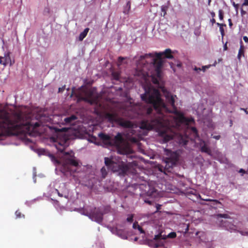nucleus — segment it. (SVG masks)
I'll return each instance as SVG.
<instances>
[{"label": "nucleus", "mask_w": 248, "mask_h": 248, "mask_svg": "<svg viewBox=\"0 0 248 248\" xmlns=\"http://www.w3.org/2000/svg\"><path fill=\"white\" fill-rule=\"evenodd\" d=\"M239 232H240L242 235L246 234L247 235L248 233L247 232H244L243 231H238Z\"/></svg>", "instance_id": "53"}, {"label": "nucleus", "mask_w": 248, "mask_h": 248, "mask_svg": "<svg viewBox=\"0 0 248 248\" xmlns=\"http://www.w3.org/2000/svg\"><path fill=\"white\" fill-rule=\"evenodd\" d=\"M21 112H16L14 115V120H11L8 113L0 111V130H3L10 135H17L23 129H25L30 133L40 126L38 122L32 123L30 121V116L27 115L25 117Z\"/></svg>", "instance_id": "2"}, {"label": "nucleus", "mask_w": 248, "mask_h": 248, "mask_svg": "<svg viewBox=\"0 0 248 248\" xmlns=\"http://www.w3.org/2000/svg\"><path fill=\"white\" fill-rule=\"evenodd\" d=\"M89 31V29L87 28L84 29V30L80 33L78 39L79 41H82L83 39L86 36L87 33Z\"/></svg>", "instance_id": "19"}, {"label": "nucleus", "mask_w": 248, "mask_h": 248, "mask_svg": "<svg viewBox=\"0 0 248 248\" xmlns=\"http://www.w3.org/2000/svg\"><path fill=\"white\" fill-rule=\"evenodd\" d=\"M200 150L202 153H205L208 155H211L212 152L204 140H202L200 143Z\"/></svg>", "instance_id": "14"}, {"label": "nucleus", "mask_w": 248, "mask_h": 248, "mask_svg": "<svg viewBox=\"0 0 248 248\" xmlns=\"http://www.w3.org/2000/svg\"><path fill=\"white\" fill-rule=\"evenodd\" d=\"M1 134H0V137H1Z\"/></svg>", "instance_id": "61"}, {"label": "nucleus", "mask_w": 248, "mask_h": 248, "mask_svg": "<svg viewBox=\"0 0 248 248\" xmlns=\"http://www.w3.org/2000/svg\"><path fill=\"white\" fill-rule=\"evenodd\" d=\"M162 245H163L162 243L158 242V243H156V244H155L154 248H158V247H160V246H162Z\"/></svg>", "instance_id": "39"}, {"label": "nucleus", "mask_w": 248, "mask_h": 248, "mask_svg": "<svg viewBox=\"0 0 248 248\" xmlns=\"http://www.w3.org/2000/svg\"><path fill=\"white\" fill-rule=\"evenodd\" d=\"M105 165L113 172H117L120 175H124L128 171V166L122 161L115 162L108 157L105 158Z\"/></svg>", "instance_id": "6"}, {"label": "nucleus", "mask_w": 248, "mask_h": 248, "mask_svg": "<svg viewBox=\"0 0 248 248\" xmlns=\"http://www.w3.org/2000/svg\"><path fill=\"white\" fill-rule=\"evenodd\" d=\"M168 9V7L166 5H163L161 7V11L163 12V16H164L167 14V11Z\"/></svg>", "instance_id": "26"}, {"label": "nucleus", "mask_w": 248, "mask_h": 248, "mask_svg": "<svg viewBox=\"0 0 248 248\" xmlns=\"http://www.w3.org/2000/svg\"><path fill=\"white\" fill-rule=\"evenodd\" d=\"M216 63H217V62H215V63L213 64V65H214V66H215V65H216Z\"/></svg>", "instance_id": "60"}, {"label": "nucleus", "mask_w": 248, "mask_h": 248, "mask_svg": "<svg viewBox=\"0 0 248 248\" xmlns=\"http://www.w3.org/2000/svg\"><path fill=\"white\" fill-rule=\"evenodd\" d=\"M111 75L113 79L116 80H118L119 79L120 75L118 72H113Z\"/></svg>", "instance_id": "23"}, {"label": "nucleus", "mask_w": 248, "mask_h": 248, "mask_svg": "<svg viewBox=\"0 0 248 248\" xmlns=\"http://www.w3.org/2000/svg\"><path fill=\"white\" fill-rule=\"evenodd\" d=\"M153 82H154V83H158V81H157V80L156 79H154Z\"/></svg>", "instance_id": "59"}, {"label": "nucleus", "mask_w": 248, "mask_h": 248, "mask_svg": "<svg viewBox=\"0 0 248 248\" xmlns=\"http://www.w3.org/2000/svg\"><path fill=\"white\" fill-rule=\"evenodd\" d=\"M151 64H153L155 68L157 76L160 77L162 62L161 58L158 59L155 57V53L146 54L140 57V59L137 62L135 76L146 80L148 77L151 76V72L149 69Z\"/></svg>", "instance_id": "3"}, {"label": "nucleus", "mask_w": 248, "mask_h": 248, "mask_svg": "<svg viewBox=\"0 0 248 248\" xmlns=\"http://www.w3.org/2000/svg\"><path fill=\"white\" fill-rule=\"evenodd\" d=\"M98 136L104 144L111 146V138L109 136L103 133H100L98 134Z\"/></svg>", "instance_id": "13"}, {"label": "nucleus", "mask_w": 248, "mask_h": 248, "mask_svg": "<svg viewBox=\"0 0 248 248\" xmlns=\"http://www.w3.org/2000/svg\"><path fill=\"white\" fill-rule=\"evenodd\" d=\"M76 119H77V117L74 115H72L70 117L64 118V121L65 124H70L72 121L75 120Z\"/></svg>", "instance_id": "20"}, {"label": "nucleus", "mask_w": 248, "mask_h": 248, "mask_svg": "<svg viewBox=\"0 0 248 248\" xmlns=\"http://www.w3.org/2000/svg\"><path fill=\"white\" fill-rule=\"evenodd\" d=\"M211 66V65H210H210H208L203 66L201 69H202V70L203 72H205L206 69L209 68V67H210Z\"/></svg>", "instance_id": "37"}, {"label": "nucleus", "mask_w": 248, "mask_h": 248, "mask_svg": "<svg viewBox=\"0 0 248 248\" xmlns=\"http://www.w3.org/2000/svg\"><path fill=\"white\" fill-rule=\"evenodd\" d=\"M123 141V138L121 133H118L114 139H111V146H119Z\"/></svg>", "instance_id": "11"}, {"label": "nucleus", "mask_w": 248, "mask_h": 248, "mask_svg": "<svg viewBox=\"0 0 248 248\" xmlns=\"http://www.w3.org/2000/svg\"><path fill=\"white\" fill-rule=\"evenodd\" d=\"M46 155H47L50 158L51 160L55 164H60V161L56 158V157H55V156L54 155H53L49 152H47L46 154Z\"/></svg>", "instance_id": "18"}, {"label": "nucleus", "mask_w": 248, "mask_h": 248, "mask_svg": "<svg viewBox=\"0 0 248 248\" xmlns=\"http://www.w3.org/2000/svg\"><path fill=\"white\" fill-rule=\"evenodd\" d=\"M210 21L212 23V25H213L214 24L216 23V20L214 18H212V19L210 20Z\"/></svg>", "instance_id": "49"}, {"label": "nucleus", "mask_w": 248, "mask_h": 248, "mask_svg": "<svg viewBox=\"0 0 248 248\" xmlns=\"http://www.w3.org/2000/svg\"><path fill=\"white\" fill-rule=\"evenodd\" d=\"M133 228L135 229H137L140 233H144L142 228L138 224V222L135 221L133 224Z\"/></svg>", "instance_id": "21"}, {"label": "nucleus", "mask_w": 248, "mask_h": 248, "mask_svg": "<svg viewBox=\"0 0 248 248\" xmlns=\"http://www.w3.org/2000/svg\"><path fill=\"white\" fill-rule=\"evenodd\" d=\"M218 217L225 218H230V216L228 214H219L217 215Z\"/></svg>", "instance_id": "28"}, {"label": "nucleus", "mask_w": 248, "mask_h": 248, "mask_svg": "<svg viewBox=\"0 0 248 248\" xmlns=\"http://www.w3.org/2000/svg\"><path fill=\"white\" fill-rule=\"evenodd\" d=\"M80 100H84L85 101L88 102L91 104H97L98 103V97H94L93 96V93L92 92H90L89 93L88 96L87 97H81L79 98Z\"/></svg>", "instance_id": "9"}, {"label": "nucleus", "mask_w": 248, "mask_h": 248, "mask_svg": "<svg viewBox=\"0 0 248 248\" xmlns=\"http://www.w3.org/2000/svg\"><path fill=\"white\" fill-rule=\"evenodd\" d=\"M243 40L246 43H248V37L247 36H244Z\"/></svg>", "instance_id": "47"}, {"label": "nucleus", "mask_w": 248, "mask_h": 248, "mask_svg": "<svg viewBox=\"0 0 248 248\" xmlns=\"http://www.w3.org/2000/svg\"><path fill=\"white\" fill-rule=\"evenodd\" d=\"M211 66V65H210H210H208L203 66L201 69H202V70L203 72H205L206 69L209 68V67H210Z\"/></svg>", "instance_id": "36"}, {"label": "nucleus", "mask_w": 248, "mask_h": 248, "mask_svg": "<svg viewBox=\"0 0 248 248\" xmlns=\"http://www.w3.org/2000/svg\"><path fill=\"white\" fill-rule=\"evenodd\" d=\"M146 193L148 196L153 198H157L159 196V192L158 190L153 187H149V188Z\"/></svg>", "instance_id": "16"}, {"label": "nucleus", "mask_w": 248, "mask_h": 248, "mask_svg": "<svg viewBox=\"0 0 248 248\" xmlns=\"http://www.w3.org/2000/svg\"><path fill=\"white\" fill-rule=\"evenodd\" d=\"M219 18L220 20H222L224 17V13L222 10H219L218 11Z\"/></svg>", "instance_id": "27"}, {"label": "nucleus", "mask_w": 248, "mask_h": 248, "mask_svg": "<svg viewBox=\"0 0 248 248\" xmlns=\"http://www.w3.org/2000/svg\"><path fill=\"white\" fill-rule=\"evenodd\" d=\"M117 121V124L123 127L132 128L134 127L133 123L130 121L125 120L123 118L120 117H119Z\"/></svg>", "instance_id": "10"}, {"label": "nucleus", "mask_w": 248, "mask_h": 248, "mask_svg": "<svg viewBox=\"0 0 248 248\" xmlns=\"http://www.w3.org/2000/svg\"><path fill=\"white\" fill-rule=\"evenodd\" d=\"M194 70L195 71H197V72H199L200 71H201L202 70L201 68H197L196 66L194 68Z\"/></svg>", "instance_id": "46"}, {"label": "nucleus", "mask_w": 248, "mask_h": 248, "mask_svg": "<svg viewBox=\"0 0 248 248\" xmlns=\"http://www.w3.org/2000/svg\"><path fill=\"white\" fill-rule=\"evenodd\" d=\"M124 59V57H119L118 58V64H121V63L123 61Z\"/></svg>", "instance_id": "38"}, {"label": "nucleus", "mask_w": 248, "mask_h": 248, "mask_svg": "<svg viewBox=\"0 0 248 248\" xmlns=\"http://www.w3.org/2000/svg\"><path fill=\"white\" fill-rule=\"evenodd\" d=\"M69 138L65 133H62L57 139L55 146L57 150L63 154V158L65 163L67 165H69L74 167L78 166V162L74 156V153L73 151L70 152H64L65 148L68 146Z\"/></svg>", "instance_id": "4"}, {"label": "nucleus", "mask_w": 248, "mask_h": 248, "mask_svg": "<svg viewBox=\"0 0 248 248\" xmlns=\"http://www.w3.org/2000/svg\"><path fill=\"white\" fill-rule=\"evenodd\" d=\"M126 8H127V10L125 9L124 12L125 14H127L131 9V2L130 1L127 2Z\"/></svg>", "instance_id": "24"}, {"label": "nucleus", "mask_w": 248, "mask_h": 248, "mask_svg": "<svg viewBox=\"0 0 248 248\" xmlns=\"http://www.w3.org/2000/svg\"><path fill=\"white\" fill-rule=\"evenodd\" d=\"M242 6H248V0H244Z\"/></svg>", "instance_id": "43"}, {"label": "nucleus", "mask_w": 248, "mask_h": 248, "mask_svg": "<svg viewBox=\"0 0 248 248\" xmlns=\"http://www.w3.org/2000/svg\"><path fill=\"white\" fill-rule=\"evenodd\" d=\"M242 55L244 56V46L242 41H240V47L239 50L237 58L240 60Z\"/></svg>", "instance_id": "17"}, {"label": "nucleus", "mask_w": 248, "mask_h": 248, "mask_svg": "<svg viewBox=\"0 0 248 248\" xmlns=\"http://www.w3.org/2000/svg\"><path fill=\"white\" fill-rule=\"evenodd\" d=\"M214 139H216V140H219L220 138V136L219 135H218V136H214L213 137Z\"/></svg>", "instance_id": "54"}, {"label": "nucleus", "mask_w": 248, "mask_h": 248, "mask_svg": "<svg viewBox=\"0 0 248 248\" xmlns=\"http://www.w3.org/2000/svg\"><path fill=\"white\" fill-rule=\"evenodd\" d=\"M165 154L167 156L164 159V165H158L157 168L159 171L167 175L170 172L173 167H174L178 161L179 155L176 152L166 149Z\"/></svg>", "instance_id": "5"}, {"label": "nucleus", "mask_w": 248, "mask_h": 248, "mask_svg": "<svg viewBox=\"0 0 248 248\" xmlns=\"http://www.w3.org/2000/svg\"><path fill=\"white\" fill-rule=\"evenodd\" d=\"M84 215L88 216L92 220L100 223L103 220V213L99 208L94 207L92 209H85Z\"/></svg>", "instance_id": "7"}, {"label": "nucleus", "mask_w": 248, "mask_h": 248, "mask_svg": "<svg viewBox=\"0 0 248 248\" xmlns=\"http://www.w3.org/2000/svg\"><path fill=\"white\" fill-rule=\"evenodd\" d=\"M241 109L244 110L246 114H248V111H247V109L241 108Z\"/></svg>", "instance_id": "55"}, {"label": "nucleus", "mask_w": 248, "mask_h": 248, "mask_svg": "<svg viewBox=\"0 0 248 248\" xmlns=\"http://www.w3.org/2000/svg\"><path fill=\"white\" fill-rule=\"evenodd\" d=\"M11 52L8 51L5 52L3 57H0V63L4 66H6L7 64H9L10 66H12L15 63V60L13 59L12 60L10 57Z\"/></svg>", "instance_id": "8"}, {"label": "nucleus", "mask_w": 248, "mask_h": 248, "mask_svg": "<svg viewBox=\"0 0 248 248\" xmlns=\"http://www.w3.org/2000/svg\"><path fill=\"white\" fill-rule=\"evenodd\" d=\"M100 171H101L102 177L103 178H105L108 174V171H107L106 168L105 167H102V169H101Z\"/></svg>", "instance_id": "22"}, {"label": "nucleus", "mask_w": 248, "mask_h": 248, "mask_svg": "<svg viewBox=\"0 0 248 248\" xmlns=\"http://www.w3.org/2000/svg\"><path fill=\"white\" fill-rule=\"evenodd\" d=\"M227 42L225 43V44L223 46V49L224 50H227L228 49V47L227 45Z\"/></svg>", "instance_id": "51"}, {"label": "nucleus", "mask_w": 248, "mask_h": 248, "mask_svg": "<svg viewBox=\"0 0 248 248\" xmlns=\"http://www.w3.org/2000/svg\"><path fill=\"white\" fill-rule=\"evenodd\" d=\"M191 130H192V132L194 133V134L195 135V136H198V130L196 129V128L194 127H192L191 128Z\"/></svg>", "instance_id": "35"}, {"label": "nucleus", "mask_w": 248, "mask_h": 248, "mask_svg": "<svg viewBox=\"0 0 248 248\" xmlns=\"http://www.w3.org/2000/svg\"><path fill=\"white\" fill-rule=\"evenodd\" d=\"M155 57L158 59H161L163 55H164L165 57L168 59H172L173 56L171 54V50L169 49H166L163 52L155 53Z\"/></svg>", "instance_id": "12"}, {"label": "nucleus", "mask_w": 248, "mask_h": 248, "mask_svg": "<svg viewBox=\"0 0 248 248\" xmlns=\"http://www.w3.org/2000/svg\"><path fill=\"white\" fill-rule=\"evenodd\" d=\"M247 14L246 12L243 10V8L241 9V16H243L244 15H245Z\"/></svg>", "instance_id": "42"}, {"label": "nucleus", "mask_w": 248, "mask_h": 248, "mask_svg": "<svg viewBox=\"0 0 248 248\" xmlns=\"http://www.w3.org/2000/svg\"><path fill=\"white\" fill-rule=\"evenodd\" d=\"M126 220L127 222L131 223L133 220V215H131L129 217H128L127 218Z\"/></svg>", "instance_id": "33"}, {"label": "nucleus", "mask_w": 248, "mask_h": 248, "mask_svg": "<svg viewBox=\"0 0 248 248\" xmlns=\"http://www.w3.org/2000/svg\"><path fill=\"white\" fill-rule=\"evenodd\" d=\"M65 88V86H63V87H60V88H59L58 92H59V93L62 92L64 90Z\"/></svg>", "instance_id": "41"}, {"label": "nucleus", "mask_w": 248, "mask_h": 248, "mask_svg": "<svg viewBox=\"0 0 248 248\" xmlns=\"http://www.w3.org/2000/svg\"><path fill=\"white\" fill-rule=\"evenodd\" d=\"M72 95H76L77 96V97L78 96V95H77L75 91V89L74 88H73L72 89V94H71V96Z\"/></svg>", "instance_id": "44"}, {"label": "nucleus", "mask_w": 248, "mask_h": 248, "mask_svg": "<svg viewBox=\"0 0 248 248\" xmlns=\"http://www.w3.org/2000/svg\"><path fill=\"white\" fill-rule=\"evenodd\" d=\"M15 215L16 218H24L25 217L24 215L22 214L19 210H17L15 213Z\"/></svg>", "instance_id": "25"}, {"label": "nucleus", "mask_w": 248, "mask_h": 248, "mask_svg": "<svg viewBox=\"0 0 248 248\" xmlns=\"http://www.w3.org/2000/svg\"><path fill=\"white\" fill-rule=\"evenodd\" d=\"M211 15L213 18H214L215 16V13L214 12H211Z\"/></svg>", "instance_id": "56"}, {"label": "nucleus", "mask_w": 248, "mask_h": 248, "mask_svg": "<svg viewBox=\"0 0 248 248\" xmlns=\"http://www.w3.org/2000/svg\"><path fill=\"white\" fill-rule=\"evenodd\" d=\"M239 172L245 173V170L243 169H241L239 170Z\"/></svg>", "instance_id": "57"}, {"label": "nucleus", "mask_w": 248, "mask_h": 248, "mask_svg": "<svg viewBox=\"0 0 248 248\" xmlns=\"http://www.w3.org/2000/svg\"><path fill=\"white\" fill-rule=\"evenodd\" d=\"M216 24H217L218 26H219V28H220V27H223L224 26H225H225H226V24H221V23H216Z\"/></svg>", "instance_id": "45"}, {"label": "nucleus", "mask_w": 248, "mask_h": 248, "mask_svg": "<svg viewBox=\"0 0 248 248\" xmlns=\"http://www.w3.org/2000/svg\"><path fill=\"white\" fill-rule=\"evenodd\" d=\"M55 191L57 193L58 195L61 197H63V195L62 194H61V193H60V192L59 191V190L58 189H55Z\"/></svg>", "instance_id": "48"}, {"label": "nucleus", "mask_w": 248, "mask_h": 248, "mask_svg": "<svg viewBox=\"0 0 248 248\" xmlns=\"http://www.w3.org/2000/svg\"><path fill=\"white\" fill-rule=\"evenodd\" d=\"M219 31H220V33H221V36H222V38H223V36H224V34H225V32H224V30L223 27H220L219 28Z\"/></svg>", "instance_id": "34"}, {"label": "nucleus", "mask_w": 248, "mask_h": 248, "mask_svg": "<svg viewBox=\"0 0 248 248\" xmlns=\"http://www.w3.org/2000/svg\"><path fill=\"white\" fill-rule=\"evenodd\" d=\"M232 3L235 9L236 14H237L238 12L239 4H236L234 1H232Z\"/></svg>", "instance_id": "29"}, {"label": "nucleus", "mask_w": 248, "mask_h": 248, "mask_svg": "<svg viewBox=\"0 0 248 248\" xmlns=\"http://www.w3.org/2000/svg\"><path fill=\"white\" fill-rule=\"evenodd\" d=\"M161 239H164L165 238H162V235L161 234H157V235H155V237H154V240L155 241H158Z\"/></svg>", "instance_id": "30"}, {"label": "nucleus", "mask_w": 248, "mask_h": 248, "mask_svg": "<svg viewBox=\"0 0 248 248\" xmlns=\"http://www.w3.org/2000/svg\"><path fill=\"white\" fill-rule=\"evenodd\" d=\"M145 93L141 95L142 100L148 104L152 105L147 107L146 117L141 121L139 127L143 130L155 129L160 136L163 137L165 142L173 139L175 133L171 131L170 118V113L176 115V119L179 123L188 125L194 122L193 118L185 117L183 114L178 112L175 106L176 95L163 89L167 102L172 107L169 109L161 98L159 91L151 85L144 87Z\"/></svg>", "instance_id": "1"}, {"label": "nucleus", "mask_w": 248, "mask_h": 248, "mask_svg": "<svg viewBox=\"0 0 248 248\" xmlns=\"http://www.w3.org/2000/svg\"><path fill=\"white\" fill-rule=\"evenodd\" d=\"M156 210L155 212V213H156L159 211V210L161 208V205L156 204Z\"/></svg>", "instance_id": "40"}, {"label": "nucleus", "mask_w": 248, "mask_h": 248, "mask_svg": "<svg viewBox=\"0 0 248 248\" xmlns=\"http://www.w3.org/2000/svg\"><path fill=\"white\" fill-rule=\"evenodd\" d=\"M211 2V0H208V5L209 6L210 5Z\"/></svg>", "instance_id": "58"}, {"label": "nucleus", "mask_w": 248, "mask_h": 248, "mask_svg": "<svg viewBox=\"0 0 248 248\" xmlns=\"http://www.w3.org/2000/svg\"><path fill=\"white\" fill-rule=\"evenodd\" d=\"M105 118L108 120V121L110 123L115 122L117 123L119 117H118L116 114L115 113H106L105 114Z\"/></svg>", "instance_id": "15"}, {"label": "nucleus", "mask_w": 248, "mask_h": 248, "mask_svg": "<svg viewBox=\"0 0 248 248\" xmlns=\"http://www.w3.org/2000/svg\"><path fill=\"white\" fill-rule=\"evenodd\" d=\"M203 200V199H202ZM204 201H209V202H215L216 203H218V204H220L221 202L217 200H213V199H205L204 200Z\"/></svg>", "instance_id": "31"}, {"label": "nucleus", "mask_w": 248, "mask_h": 248, "mask_svg": "<svg viewBox=\"0 0 248 248\" xmlns=\"http://www.w3.org/2000/svg\"><path fill=\"white\" fill-rule=\"evenodd\" d=\"M228 21H229V26H230V27H232V20H231V19H230H230H228Z\"/></svg>", "instance_id": "50"}, {"label": "nucleus", "mask_w": 248, "mask_h": 248, "mask_svg": "<svg viewBox=\"0 0 248 248\" xmlns=\"http://www.w3.org/2000/svg\"><path fill=\"white\" fill-rule=\"evenodd\" d=\"M145 202L146 203H148L149 204H150V205L152 204V201H151L150 200H145Z\"/></svg>", "instance_id": "52"}, {"label": "nucleus", "mask_w": 248, "mask_h": 248, "mask_svg": "<svg viewBox=\"0 0 248 248\" xmlns=\"http://www.w3.org/2000/svg\"><path fill=\"white\" fill-rule=\"evenodd\" d=\"M176 234L175 232H171L168 235V237L171 238H174L176 237Z\"/></svg>", "instance_id": "32"}]
</instances>
